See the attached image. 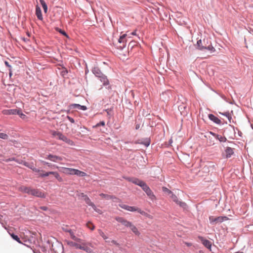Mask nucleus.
<instances>
[{"label": "nucleus", "mask_w": 253, "mask_h": 253, "mask_svg": "<svg viewBox=\"0 0 253 253\" xmlns=\"http://www.w3.org/2000/svg\"><path fill=\"white\" fill-rule=\"evenodd\" d=\"M82 197H83L84 199H85V197H88L87 195H84V193L81 194Z\"/></svg>", "instance_id": "54"}, {"label": "nucleus", "mask_w": 253, "mask_h": 253, "mask_svg": "<svg viewBox=\"0 0 253 253\" xmlns=\"http://www.w3.org/2000/svg\"><path fill=\"white\" fill-rule=\"evenodd\" d=\"M132 182L137 185H139L140 187H141V185H142L144 183V182H143V181L139 180V179L136 178H134L133 179H132Z\"/></svg>", "instance_id": "26"}, {"label": "nucleus", "mask_w": 253, "mask_h": 253, "mask_svg": "<svg viewBox=\"0 0 253 253\" xmlns=\"http://www.w3.org/2000/svg\"><path fill=\"white\" fill-rule=\"evenodd\" d=\"M99 196L103 199L107 200H112L114 202H119L120 200L113 195H110L107 194L101 193Z\"/></svg>", "instance_id": "7"}, {"label": "nucleus", "mask_w": 253, "mask_h": 253, "mask_svg": "<svg viewBox=\"0 0 253 253\" xmlns=\"http://www.w3.org/2000/svg\"><path fill=\"white\" fill-rule=\"evenodd\" d=\"M36 14L38 19L40 20H42L43 19L41 8L38 5H37L36 7Z\"/></svg>", "instance_id": "18"}, {"label": "nucleus", "mask_w": 253, "mask_h": 253, "mask_svg": "<svg viewBox=\"0 0 253 253\" xmlns=\"http://www.w3.org/2000/svg\"><path fill=\"white\" fill-rule=\"evenodd\" d=\"M150 139H147L146 140V141L144 143V144L146 146H148L150 144Z\"/></svg>", "instance_id": "46"}, {"label": "nucleus", "mask_w": 253, "mask_h": 253, "mask_svg": "<svg viewBox=\"0 0 253 253\" xmlns=\"http://www.w3.org/2000/svg\"><path fill=\"white\" fill-rule=\"evenodd\" d=\"M115 219L119 222L122 223L125 226L128 227L129 225L130 224V221L127 220L125 218L122 217L117 216L115 217Z\"/></svg>", "instance_id": "11"}, {"label": "nucleus", "mask_w": 253, "mask_h": 253, "mask_svg": "<svg viewBox=\"0 0 253 253\" xmlns=\"http://www.w3.org/2000/svg\"><path fill=\"white\" fill-rule=\"evenodd\" d=\"M46 159L49 160L53 162H58L63 160L62 157L52 154L48 155L46 157Z\"/></svg>", "instance_id": "9"}, {"label": "nucleus", "mask_w": 253, "mask_h": 253, "mask_svg": "<svg viewBox=\"0 0 253 253\" xmlns=\"http://www.w3.org/2000/svg\"><path fill=\"white\" fill-rule=\"evenodd\" d=\"M92 73L97 77L99 78L103 74L101 72L98 67H95L92 69Z\"/></svg>", "instance_id": "19"}, {"label": "nucleus", "mask_w": 253, "mask_h": 253, "mask_svg": "<svg viewBox=\"0 0 253 253\" xmlns=\"http://www.w3.org/2000/svg\"><path fill=\"white\" fill-rule=\"evenodd\" d=\"M40 1L43 7L44 12L45 13H46L47 11V6L46 3L45 2V1L43 0H40Z\"/></svg>", "instance_id": "33"}, {"label": "nucleus", "mask_w": 253, "mask_h": 253, "mask_svg": "<svg viewBox=\"0 0 253 253\" xmlns=\"http://www.w3.org/2000/svg\"><path fill=\"white\" fill-rule=\"evenodd\" d=\"M55 29L57 31L59 32V33H60L62 35H64L66 37H68V35H67V34L66 33V32L62 30L61 29H59V28H56Z\"/></svg>", "instance_id": "40"}, {"label": "nucleus", "mask_w": 253, "mask_h": 253, "mask_svg": "<svg viewBox=\"0 0 253 253\" xmlns=\"http://www.w3.org/2000/svg\"><path fill=\"white\" fill-rule=\"evenodd\" d=\"M41 162L43 164V165H47L48 167H50L51 166V165L48 163H47L45 161H41Z\"/></svg>", "instance_id": "48"}, {"label": "nucleus", "mask_w": 253, "mask_h": 253, "mask_svg": "<svg viewBox=\"0 0 253 253\" xmlns=\"http://www.w3.org/2000/svg\"><path fill=\"white\" fill-rule=\"evenodd\" d=\"M137 212H139V213H140L141 214L144 215L145 216H146L150 219L153 218L152 215L147 213L145 211L141 210L140 209H139V208L138 209Z\"/></svg>", "instance_id": "24"}, {"label": "nucleus", "mask_w": 253, "mask_h": 253, "mask_svg": "<svg viewBox=\"0 0 253 253\" xmlns=\"http://www.w3.org/2000/svg\"><path fill=\"white\" fill-rule=\"evenodd\" d=\"M84 200L86 204H87L89 206H91V204L93 203L90 199L88 198V197H85V199H84Z\"/></svg>", "instance_id": "38"}, {"label": "nucleus", "mask_w": 253, "mask_h": 253, "mask_svg": "<svg viewBox=\"0 0 253 253\" xmlns=\"http://www.w3.org/2000/svg\"><path fill=\"white\" fill-rule=\"evenodd\" d=\"M60 140H61L66 143L70 145H73L74 142L72 140H70V139L68 138L66 136L64 135L63 134H60Z\"/></svg>", "instance_id": "16"}, {"label": "nucleus", "mask_w": 253, "mask_h": 253, "mask_svg": "<svg viewBox=\"0 0 253 253\" xmlns=\"http://www.w3.org/2000/svg\"><path fill=\"white\" fill-rule=\"evenodd\" d=\"M126 34H124L122 36L120 37L119 39L118 40V43H120V45H117L118 48L122 49L126 46Z\"/></svg>", "instance_id": "8"}, {"label": "nucleus", "mask_w": 253, "mask_h": 253, "mask_svg": "<svg viewBox=\"0 0 253 253\" xmlns=\"http://www.w3.org/2000/svg\"><path fill=\"white\" fill-rule=\"evenodd\" d=\"M99 78H100V81L103 83L104 85H107L109 84V81L107 79L106 76L104 75H103Z\"/></svg>", "instance_id": "23"}, {"label": "nucleus", "mask_w": 253, "mask_h": 253, "mask_svg": "<svg viewBox=\"0 0 253 253\" xmlns=\"http://www.w3.org/2000/svg\"><path fill=\"white\" fill-rule=\"evenodd\" d=\"M111 242L112 244H115V245H117V246H118V245H119V244H118V243L116 241H115V240H112V241H111Z\"/></svg>", "instance_id": "51"}, {"label": "nucleus", "mask_w": 253, "mask_h": 253, "mask_svg": "<svg viewBox=\"0 0 253 253\" xmlns=\"http://www.w3.org/2000/svg\"><path fill=\"white\" fill-rule=\"evenodd\" d=\"M4 64H5V65L7 67H8V68H9V69H11V66L9 65V63H8V61H5L4 62Z\"/></svg>", "instance_id": "47"}, {"label": "nucleus", "mask_w": 253, "mask_h": 253, "mask_svg": "<svg viewBox=\"0 0 253 253\" xmlns=\"http://www.w3.org/2000/svg\"><path fill=\"white\" fill-rule=\"evenodd\" d=\"M131 231L136 235L139 236L140 234V232L138 231L137 228L131 222H130V224L129 225L128 227Z\"/></svg>", "instance_id": "15"}, {"label": "nucleus", "mask_w": 253, "mask_h": 253, "mask_svg": "<svg viewBox=\"0 0 253 253\" xmlns=\"http://www.w3.org/2000/svg\"><path fill=\"white\" fill-rule=\"evenodd\" d=\"M30 195H32L33 196H35L40 198L45 197V195L44 194V193L36 189L31 188Z\"/></svg>", "instance_id": "6"}, {"label": "nucleus", "mask_w": 253, "mask_h": 253, "mask_svg": "<svg viewBox=\"0 0 253 253\" xmlns=\"http://www.w3.org/2000/svg\"><path fill=\"white\" fill-rule=\"evenodd\" d=\"M50 175H53L54 177L60 182H61L63 180L59 174L56 171H51Z\"/></svg>", "instance_id": "27"}, {"label": "nucleus", "mask_w": 253, "mask_h": 253, "mask_svg": "<svg viewBox=\"0 0 253 253\" xmlns=\"http://www.w3.org/2000/svg\"><path fill=\"white\" fill-rule=\"evenodd\" d=\"M162 190L164 192L167 193L168 194H172V192L167 187H163Z\"/></svg>", "instance_id": "43"}, {"label": "nucleus", "mask_w": 253, "mask_h": 253, "mask_svg": "<svg viewBox=\"0 0 253 253\" xmlns=\"http://www.w3.org/2000/svg\"><path fill=\"white\" fill-rule=\"evenodd\" d=\"M197 48L200 50L204 49L205 45H203L202 41L201 40H200L197 41Z\"/></svg>", "instance_id": "32"}, {"label": "nucleus", "mask_w": 253, "mask_h": 253, "mask_svg": "<svg viewBox=\"0 0 253 253\" xmlns=\"http://www.w3.org/2000/svg\"><path fill=\"white\" fill-rule=\"evenodd\" d=\"M39 175V177H46L50 175L51 171L45 172L43 170V172H38Z\"/></svg>", "instance_id": "31"}, {"label": "nucleus", "mask_w": 253, "mask_h": 253, "mask_svg": "<svg viewBox=\"0 0 253 253\" xmlns=\"http://www.w3.org/2000/svg\"><path fill=\"white\" fill-rule=\"evenodd\" d=\"M0 138L3 139H7L8 136L6 133L0 132Z\"/></svg>", "instance_id": "39"}, {"label": "nucleus", "mask_w": 253, "mask_h": 253, "mask_svg": "<svg viewBox=\"0 0 253 253\" xmlns=\"http://www.w3.org/2000/svg\"><path fill=\"white\" fill-rule=\"evenodd\" d=\"M23 165L31 169L33 171H34L36 172H43V170H41L40 169H36V168H35L33 163H29L28 162H24L23 163Z\"/></svg>", "instance_id": "12"}, {"label": "nucleus", "mask_w": 253, "mask_h": 253, "mask_svg": "<svg viewBox=\"0 0 253 253\" xmlns=\"http://www.w3.org/2000/svg\"><path fill=\"white\" fill-rule=\"evenodd\" d=\"M51 134L54 137H56L57 136V138L60 139V134H63L62 133H61V132H59V131H52L51 132Z\"/></svg>", "instance_id": "36"}, {"label": "nucleus", "mask_w": 253, "mask_h": 253, "mask_svg": "<svg viewBox=\"0 0 253 253\" xmlns=\"http://www.w3.org/2000/svg\"><path fill=\"white\" fill-rule=\"evenodd\" d=\"M205 42H206L205 39H204L203 42H204V43H205Z\"/></svg>", "instance_id": "60"}, {"label": "nucleus", "mask_w": 253, "mask_h": 253, "mask_svg": "<svg viewBox=\"0 0 253 253\" xmlns=\"http://www.w3.org/2000/svg\"><path fill=\"white\" fill-rule=\"evenodd\" d=\"M139 128V125H137L136 126V129H138Z\"/></svg>", "instance_id": "57"}, {"label": "nucleus", "mask_w": 253, "mask_h": 253, "mask_svg": "<svg viewBox=\"0 0 253 253\" xmlns=\"http://www.w3.org/2000/svg\"><path fill=\"white\" fill-rule=\"evenodd\" d=\"M105 126V122L104 121H101L100 123H98L96 125V126Z\"/></svg>", "instance_id": "45"}, {"label": "nucleus", "mask_w": 253, "mask_h": 253, "mask_svg": "<svg viewBox=\"0 0 253 253\" xmlns=\"http://www.w3.org/2000/svg\"><path fill=\"white\" fill-rule=\"evenodd\" d=\"M62 229L63 231L69 233L71 239L73 240L78 242H81L82 241V239L77 238L75 235L74 232L72 229H70L67 226L62 227Z\"/></svg>", "instance_id": "2"}, {"label": "nucleus", "mask_w": 253, "mask_h": 253, "mask_svg": "<svg viewBox=\"0 0 253 253\" xmlns=\"http://www.w3.org/2000/svg\"><path fill=\"white\" fill-rule=\"evenodd\" d=\"M74 175H78L81 177H84L87 175L86 173L84 171H81L80 170L75 169Z\"/></svg>", "instance_id": "25"}, {"label": "nucleus", "mask_w": 253, "mask_h": 253, "mask_svg": "<svg viewBox=\"0 0 253 253\" xmlns=\"http://www.w3.org/2000/svg\"><path fill=\"white\" fill-rule=\"evenodd\" d=\"M215 137L220 142H225L227 139L225 137L218 134H213Z\"/></svg>", "instance_id": "28"}, {"label": "nucleus", "mask_w": 253, "mask_h": 253, "mask_svg": "<svg viewBox=\"0 0 253 253\" xmlns=\"http://www.w3.org/2000/svg\"><path fill=\"white\" fill-rule=\"evenodd\" d=\"M11 237L15 241H16L17 242H18L20 244H22V242L21 240H20V238L18 237V236L14 235V234L9 233Z\"/></svg>", "instance_id": "35"}, {"label": "nucleus", "mask_w": 253, "mask_h": 253, "mask_svg": "<svg viewBox=\"0 0 253 253\" xmlns=\"http://www.w3.org/2000/svg\"><path fill=\"white\" fill-rule=\"evenodd\" d=\"M17 113V109L4 110L2 113L4 115H15Z\"/></svg>", "instance_id": "20"}, {"label": "nucleus", "mask_w": 253, "mask_h": 253, "mask_svg": "<svg viewBox=\"0 0 253 253\" xmlns=\"http://www.w3.org/2000/svg\"><path fill=\"white\" fill-rule=\"evenodd\" d=\"M31 187L22 186L19 188V190L22 192L30 194Z\"/></svg>", "instance_id": "21"}, {"label": "nucleus", "mask_w": 253, "mask_h": 253, "mask_svg": "<svg viewBox=\"0 0 253 253\" xmlns=\"http://www.w3.org/2000/svg\"><path fill=\"white\" fill-rule=\"evenodd\" d=\"M204 49L209 50L211 53H212L215 50V48L212 46L211 44L208 45H207L205 44Z\"/></svg>", "instance_id": "29"}, {"label": "nucleus", "mask_w": 253, "mask_h": 253, "mask_svg": "<svg viewBox=\"0 0 253 253\" xmlns=\"http://www.w3.org/2000/svg\"><path fill=\"white\" fill-rule=\"evenodd\" d=\"M75 169L68 168H62L61 171L66 174L74 175Z\"/></svg>", "instance_id": "14"}, {"label": "nucleus", "mask_w": 253, "mask_h": 253, "mask_svg": "<svg viewBox=\"0 0 253 253\" xmlns=\"http://www.w3.org/2000/svg\"><path fill=\"white\" fill-rule=\"evenodd\" d=\"M119 206L121 208L130 211H137L138 209L136 207L129 206L123 204H120Z\"/></svg>", "instance_id": "10"}, {"label": "nucleus", "mask_w": 253, "mask_h": 253, "mask_svg": "<svg viewBox=\"0 0 253 253\" xmlns=\"http://www.w3.org/2000/svg\"><path fill=\"white\" fill-rule=\"evenodd\" d=\"M209 118L211 121H213L216 124L220 125L221 124L220 120L212 114H209Z\"/></svg>", "instance_id": "17"}, {"label": "nucleus", "mask_w": 253, "mask_h": 253, "mask_svg": "<svg viewBox=\"0 0 253 253\" xmlns=\"http://www.w3.org/2000/svg\"><path fill=\"white\" fill-rule=\"evenodd\" d=\"M134 178H130V177H127L126 178V179L129 181H131L132 182V179H133Z\"/></svg>", "instance_id": "53"}, {"label": "nucleus", "mask_w": 253, "mask_h": 253, "mask_svg": "<svg viewBox=\"0 0 253 253\" xmlns=\"http://www.w3.org/2000/svg\"><path fill=\"white\" fill-rule=\"evenodd\" d=\"M90 206L92 207L94 211H97V208L93 203H92Z\"/></svg>", "instance_id": "50"}, {"label": "nucleus", "mask_w": 253, "mask_h": 253, "mask_svg": "<svg viewBox=\"0 0 253 253\" xmlns=\"http://www.w3.org/2000/svg\"><path fill=\"white\" fill-rule=\"evenodd\" d=\"M228 219L229 218L227 216L214 217L213 216H210L209 217V220L211 223H221L225 220H228Z\"/></svg>", "instance_id": "3"}, {"label": "nucleus", "mask_w": 253, "mask_h": 253, "mask_svg": "<svg viewBox=\"0 0 253 253\" xmlns=\"http://www.w3.org/2000/svg\"><path fill=\"white\" fill-rule=\"evenodd\" d=\"M9 75H10V76H11V75H12V73H11V69H9Z\"/></svg>", "instance_id": "56"}, {"label": "nucleus", "mask_w": 253, "mask_h": 253, "mask_svg": "<svg viewBox=\"0 0 253 253\" xmlns=\"http://www.w3.org/2000/svg\"><path fill=\"white\" fill-rule=\"evenodd\" d=\"M67 244L71 247H75L76 249L83 250L87 253H93V250L90 247H92L91 243L89 242H84L82 239L81 242L68 241Z\"/></svg>", "instance_id": "1"}, {"label": "nucleus", "mask_w": 253, "mask_h": 253, "mask_svg": "<svg viewBox=\"0 0 253 253\" xmlns=\"http://www.w3.org/2000/svg\"><path fill=\"white\" fill-rule=\"evenodd\" d=\"M141 187L146 192L148 196H149L151 200H154L156 199L155 196L154 195L150 188L147 185L146 183L144 182L143 185H141Z\"/></svg>", "instance_id": "4"}, {"label": "nucleus", "mask_w": 253, "mask_h": 253, "mask_svg": "<svg viewBox=\"0 0 253 253\" xmlns=\"http://www.w3.org/2000/svg\"><path fill=\"white\" fill-rule=\"evenodd\" d=\"M222 115L225 116L229 121L230 122V120L232 118L231 115H230V113L229 112H225L224 113H221Z\"/></svg>", "instance_id": "42"}, {"label": "nucleus", "mask_w": 253, "mask_h": 253, "mask_svg": "<svg viewBox=\"0 0 253 253\" xmlns=\"http://www.w3.org/2000/svg\"><path fill=\"white\" fill-rule=\"evenodd\" d=\"M131 35H136V31H134L132 33H131Z\"/></svg>", "instance_id": "55"}, {"label": "nucleus", "mask_w": 253, "mask_h": 253, "mask_svg": "<svg viewBox=\"0 0 253 253\" xmlns=\"http://www.w3.org/2000/svg\"><path fill=\"white\" fill-rule=\"evenodd\" d=\"M198 238L199 239V240L201 241V242H202V243L203 244V245L205 247H206L208 249H211V244L210 241L205 239L204 238H203L202 236H199Z\"/></svg>", "instance_id": "13"}, {"label": "nucleus", "mask_w": 253, "mask_h": 253, "mask_svg": "<svg viewBox=\"0 0 253 253\" xmlns=\"http://www.w3.org/2000/svg\"><path fill=\"white\" fill-rule=\"evenodd\" d=\"M199 253H204L203 251H200L199 252Z\"/></svg>", "instance_id": "58"}, {"label": "nucleus", "mask_w": 253, "mask_h": 253, "mask_svg": "<svg viewBox=\"0 0 253 253\" xmlns=\"http://www.w3.org/2000/svg\"><path fill=\"white\" fill-rule=\"evenodd\" d=\"M184 244L188 247H190L192 245L191 243L184 242Z\"/></svg>", "instance_id": "52"}, {"label": "nucleus", "mask_w": 253, "mask_h": 253, "mask_svg": "<svg viewBox=\"0 0 253 253\" xmlns=\"http://www.w3.org/2000/svg\"><path fill=\"white\" fill-rule=\"evenodd\" d=\"M16 114L18 115L22 119H24L26 117V115L23 114L20 110H17Z\"/></svg>", "instance_id": "41"}, {"label": "nucleus", "mask_w": 253, "mask_h": 253, "mask_svg": "<svg viewBox=\"0 0 253 253\" xmlns=\"http://www.w3.org/2000/svg\"><path fill=\"white\" fill-rule=\"evenodd\" d=\"M40 208L41 210H43V211H47L48 209L47 207H45V206H42V207H41Z\"/></svg>", "instance_id": "49"}, {"label": "nucleus", "mask_w": 253, "mask_h": 253, "mask_svg": "<svg viewBox=\"0 0 253 253\" xmlns=\"http://www.w3.org/2000/svg\"><path fill=\"white\" fill-rule=\"evenodd\" d=\"M234 153L233 149L231 147H228L225 150L226 157L230 158Z\"/></svg>", "instance_id": "22"}, {"label": "nucleus", "mask_w": 253, "mask_h": 253, "mask_svg": "<svg viewBox=\"0 0 253 253\" xmlns=\"http://www.w3.org/2000/svg\"><path fill=\"white\" fill-rule=\"evenodd\" d=\"M170 198L174 202H175L176 204L179 205L180 207L184 209H185L186 208V204L185 202L178 200L177 197L175 195L173 194L172 193V194H171Z\"/></svg>", "instance_id": "5"}, {"label": "nucleus", "mask_w": 253, "mask_h": 253, "mask_svg": "<svg viewBox=\"0 0 253 253\" xmlns=\"http://www.w3.org/2000/svg\"><path fill=\"white\" fill-rule=\"evenodd\" d=\"M72 106L75 108H78L82 110H86L87 109V108L85 106H82L78 104H74L72 105Z\"/></svg>", "instance_id": "30"}, {"label": "nucleus", "mask_w": 253, "mask_h": 253, "mask_svg": "<svg viewBox=\"0 0 253 253\" xmlns=\"http://www.w3.org/2000/svg\"><path fill=\"white\" fill-rule=\"evenodd\" d=\"M98 233L99 234V235L104 239V240H107L108 239V237L105 235V234L103 233V232L100 230V229H98Z\"/></svg>", "instance_id": "37"}, {"label": "nucleus", "mask_w": 253, "mask_h": 253, "mask_svg": "<svg viewBox=\"0 0 253 253\" xmlns=\"http://www.w3.org/2000/svg\"><path fill=\"white\" fill-rule=\"evenodd\" d=\"M67 118L68 119V120H69L71 123H74V122H75L74 120L72 118H71V117H70V116H68L67 117Z\"/></svg>", "instance_id": "44"}, {"label": "nucleus", "mask_w": 253, "mask_h": 253, "mask_svg": "<svg viewBox=\"0 0 253 253\" xmlns=\"http://www.w3.org/2000/svg\"><path fill=\"white\" fill-rule=\"evenodd\" d=\"M86 226L88 228L90 229L92 231L95 229V226L90 221H88V222H87V223L86 224Z\"/></svg>", "instance_id": "34"}, {"label": "nucleus", "mask_w": 253, "mask_h": 253, "mask_svg": "<svg viewBox=\"0 0 253 253\" xmlns=\"http://www.w3.org/2000/svg\"><path fill=\"white\" fill-rule=\"evenodd\" d=\"M236 253H244L243 252H236Z\"/></svg>", "instance_id": "59"}]
</instances>
